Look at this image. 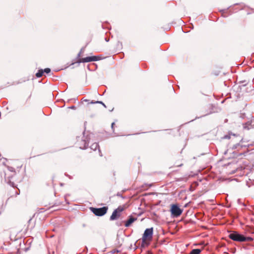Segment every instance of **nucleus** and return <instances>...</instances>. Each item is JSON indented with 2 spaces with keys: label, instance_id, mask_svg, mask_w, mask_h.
Wrapping results in <instances>:
<instances>
[{
  "label": "nucleus",
  "instance_id": "10",
  "mask_svg": "<svg viewBox=\"0 0 254 254\" xmlns=\"http://www.w3.org/2000/svg\"><path fill=\"white\" fill-rule=\"evenodd\" d=\"M44 73V71L43 69H40L38 70V72L36 73V76L37 77H40L43 76Z\"/></svg>",
  "mask_w": 254,
  "mask_h": 254
},
{
  "label": "nucleus",
  "instance_id": "2",
  "mask_svg": "<svg viewBox=\"0 0 254 254\" xmlns=\"http://www.w3.org/2000/svg\"><path fill=\"white\" fill-rule=\"evenodd\" d=\"M153 232V228H148L145 230L141 239L142 243L143 244H147L151 241L152 239Z\"/></svg>",
  "mask_w": 254,
  "mask_h": 254
},
{
  "label": "nucleus",
  "instance_id": "15",
  "mask_svg": "<svg viewBox=\"0 0 254 254\" xmlns=\"http://www.w3.org/2000/svg\"><path fill=\"white\" fill-rule=\"evenodd\" d=\"M115 124V123H113L111 125V127H112V128L113 131H114V127Z\"/></svg>",
  "mask_w": 254,
  "mask_h": 254
},
{
  "label": "nucleus",
  "instance_id": "11",
  "mask_svg": "<svg viewBox=\"0 0 254 254\" xmlns=\"http://www.w3.org/2000/svg\"><path fill=\"white\" fill-rule=\"evenodd\" d=\"M243 239H244V241L243 242H251V241H252L253 240V239L251 237H245L244 236V237H243Z\"/></svg>",
  "mask_w": 254,
  "mask_h": 254
},
{
  "label": "nucleus",
  "instance_id": "3",
  "mask_svg": "<svg viewBox=\"0 0 254 254\" xmlns=\"http://www.w3.org/2000/svg\"><path fill=\"white\" fill-rule=\"evenodd\" d=\"M108 209V207L104 206L101 208L90 207L91 211L96 216H101L105 215Z\"/></svg>",
  "mask_w": 254,
  "mask_h": 254
},
{
  "label": "nucleus",
  "instance_id": "9",
  "mask_svg": "<svg viewBox=\"0 0 254 254\" xmlns=\"http://www.w3.org/2000/svg\"><path fill=\"white\" fill-rule=\"evenodd\" d=\"M201 252V250L200 249H193L192 250L190 254H199Z\"/></svg>",
  "mask_w": 254,
  "mask_h": 254
},
{
  "label": "nucleus",
  "instance_id": "16",
  "mask_svg": "<svg viewBox=\"0 0 254 254\" xmlns=\"http://www.w3.org/2000/svg\"><path fill=\"white\" fill-rule=\"evenodd\" d=\"M183 164L182 163L179 164L177 165V166H182Z\"/></svg>",
  "mask_w": 254,
  "mask_h": 254
},
{
  "label": "nucleus",
  "instance_id": "1",
  "mask_svg": "<svg viewBox=\"0 0 254 254\" xmlns=\"http://www.w3.org/2000/svg\"><path fill=\"white\" fill-rule=\"evenodd\" d=\"M128 205L127 204L123 205H120L117 209L114 210L110 216V220H114L118 219L121 215V213L126 210Z\"/></svg>",
  "mask_w": 254,
  "mask_h": 254
},
{
  "label": "nucleus",
  "instance_id": "5",
  "mask_svg": "<svg viewBox=\"0 0 254 254\" xmlns=\"http://www.w3.org/2000/svg\"><path fill=\"white\" fill-rule=\"evenodd\" d=\"M229 237L230 239L235 241L243 242L244 241V236L239 234L237 232H234L233 233L230 234Z\"/></svg>",
  "mask_w": 254,
  "mask_h": 254
},
{
  "label": "nucleus",
  "instance_id": "13",
  "mask_svg": "<svg viewBox=\"0 0 254 254\" xmlns=\"http://www.w3.org/2000/svg\"><path fill=\"white\" fill-rule=\"evenodd\" d=\"M43 71H44V72H45L46 73H49L51 72V69L49 68H46L45 69H44V70Z\"/></svg>",
  "mask_w": 254,
  "mask_h": 254
},
{
  "label": "nucleus",
  "instance_id": "4",
  "mask_svg": "<svg viewBox=\"0 0 254 254\" xmlns=\"http://www.w3.org/2000/svg\"><path fill=\"white\" fill-rule=\"evenodd\" d=\"M170 211L171 214L174 217H177L182 214L183 210L181 209L177 204H172L171 206Z\"/></svg>",
  "mask_w": 254,
  "mask_h": 254
},
{
  "label": "nucleus",
  "instance_id": "14",
  "mask_svg": "<svg viewBox=\"0 0 254 254\" xmlns=\"http://www.w3.org/2000/svg\"><path fill=\"white\" fill-rule=\"evenodd\" d=\"M98 145L96 143L93 144V145H92V147H94L95 149H96L98 147Z\"/></svg>",
  "mask_w": 254,
  "mask_h": 254
},
{
  "label": "nucleus",
  "instance_id": "7",
  "mask_svg": "<svg viewBox=\"0 0 254 254\" xmlns=\"http://www.w3.org/2000/svg\"><path fill=\"white\" fill-rule=\"evenodd\" d=\"M136 220L137 218H134L132 216H129V219L125 222V226L127 227L130 226Z\"/></svg>",
  "mask_w": 254,
  "mask_h": 254
},
{
  "label": "nucleus",
  "instance_id": "6",
  "mask_svg": "<svg viewBox=\"0 0 254 254\" xmlns=\"http://www.w3.org/2000/svg\"><path fill=\"white\" fill-rule=\"evenodd\" d=\"M100 58L97 56H91L87 57L86 58L80 59L78 61L79 63H88L93 61H97L99 60Z\"/></svg>",
  "mask_w": 254,
  "mask_h": 254
},
{
  "label": "nucleus",
  "instance_id": "12",
  "mask_svg": "<svg viewBox=\"0 0 254 254\" xmlns=\"http://www.w3.org/2000/svg\"><path fill=\"white\" fill-rule=\"evenodd\" d=\"M91 104H94V103H99L102 104L105 108H106V106L105 105L104 103H103L102 101H96V102H91Z\"/></svg>",
  "mask_w": 254,
  "mask_h": 254
},
{
  "label": "nucleus",
  "instance_id": "8",
  "mask_svg": "<svg viewBox=\"0 0 254 254\" xmlns=\"http://www.w3.org/2000/svg\"><path fill=\"white\" fill-rule=\"evenodd\" d=\"M244 128L247 129H250L252 128L253 127V126L251 125V123L250 122H247V123H246L244 125Z\"/></svg>",
  "mask_w": 254,
  "mask_h": 254
}]
</instances>
